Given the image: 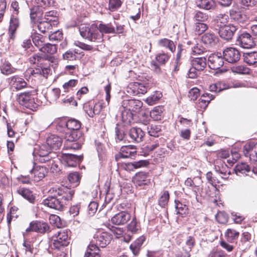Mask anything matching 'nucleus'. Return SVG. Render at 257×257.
I'll return each instance as SVG.
<instances>
[{"mask_svg": "<svg viewBox=\"0 0 257 257\" xmlns=\"http://www.w3.org/2000/svg\"><path fill=\"white\" fill-rule=\"evenodd\" d=\"M51 195L44 199L43 203L51 208L58 210H62L71 200L74 195L73 190L65 186L53 187L49 190Z\"/></svg>", "mask_w": 257, "mask_h": 257, "instance_id": "obj_1", "label": "nucleus"}, {"mask_svg": "<svg viewBox=\"0 0 257 257\" xmlns=\"http://www.w3.org/2000/svg\"><path fill=\"white\" fill-rule=\"evenodd\" d=\"M80 35L84 39L95 43H100L103 41V33H115V27L111 23L100 24L98 26L81 25L79 28Z\"/></svg>", "mask_w": 257, "mask_h": 257, "instance_id": "obj_2", "label": "nucleus"}, {"mask_svg": "<svg viewBox=\"0 0 257 257\" xmlns=\"http://www.w3.org/2000/svg\"><path fill=\"white\" fill-rule=\"evenodd\" d=\"M67 131L64 138L66 142H74L79 139L81 133L79 130L81 127L80 121L75 119L66 120Z\"/></svg>", "mask_w": 257, "mask_h": 257, "instance_id": "obj_3", "label": "nucleus"}, {"mask_svg": "<svg viewBox=\"0 0 257 257\" xmlns=\"http://www.w3.org/2000/svg\"><path fill=\"white\" fill-rule=\"evenodd\" d=\"M34 95L33 91L22 92L19 94L17 100L21 105L32 111H36L39 105L35 101Z\"/></svg>", "mask_w": 257, "mask_h": 257, "instance_id": "obj_4", "label": "nucleus"}, {"mask_svg": "<svg viewBox=\"0 0 257 257\" xmlns=\"http://www.w3.org/2000/svg\"><path fill=\"white\" fill-rule=\"evenodd\" d=\"M69 242L67 231L61 230L53 236L51 246L52 248L61 250L65 246H67Z\"/></svg>", "mask_w": 257, "mask_h": 257, "instance_id": "obj_5", "label": "nucleus"}, {"mask_svg": "<svg viewBox=\"0 0 257 257\" xmlns=\"http://www.w3.org/2000/svg\"><path fill=\"white\" fill-rule=\"evenodd\" d=\"M235 44L244 49H250L256 45L255 39L246 32H242L238 34Z\"/></svg>", "mask_w": 257, "mask_h": 257, "instance_id": "obj_6", "label": "nucleus"}, {"mask_svg": "<svg viewBox=\"0 0 257 257\" xmlns=\"http://www.w3.org/2000/svg\"><path fill=\"white\" fill-rule=\"evenodd\" d=\"M112 238V236L110 233L98 231L94 235L91 242L96 244L97 246L105 247L110 242Z\"/></svg>", "mask_w": 257, "mask_h": 257, "instance_id": "obj_7", "label": "nucleus"}, {"mask_svg": "<svg viewBox=\"0 0 257 257\" xmlns=\"http://www.w3.org/2000/svg\"><path fill=\"white\" fill-rule=\"evenodd\" d=\"M224 60L229 63H235L238 62L241 56L240 51L234 47H227L222 52Z\"/></svg>", "mask_w": 257, "mask_h": 257, "instance_id": "obj_8", "label": "nucleus"}, {"mask_svg": "<svg viewBox=\"0 0 257 257\" xmlns=\"http://www.w3.org/2000/svg\"><path fill=\"white\" fill-rule=\"evenodd\" d=\"M170 56L165 53H159L156 55L155 60H153L150 63V68L157 73L161 72L159 65H164L169 61Z\"/></svg>", "mask_w": 257, "mask_h": 257, "instance_id": "obj_9", "label": "nucleus"}, {"mask_svg": "<svg viewBox=\"0 0 257 257\" xmlns=\"http://www.w3.org/2000/svg\"><path fill=\"white\" fill-rule=\"evenodd\" d=\"M223 54L216 52L211 54L208 58L207 63L209 68L216 70L220 68L224 64Z\"/></svg>", "mask_w": 257, "mask_h": 257, "instance_id": "obj_10", "label": "nucleus"}, {"mask_svg": "<svg viewBox=\"0 0 257 257\" xmlns=\"http://www.w3.org/2000/svg\"><path fill=\"white\" fill-rule=\"evenodd\" d=\"M62 159L69 167H76L83 159V155H74L71 153H64L62 155Z\"/></svg>", "mask_w": 257, "mask_h": 257, "instance_id": "obj_11", "label": "nucleus"}, {"mask_svg": "<svg viewBox=\"0 0 257 257\" xmlns=\"http://www.w3.org/2000/svg\"><path fill=\"white\" fill-rule=\"evenodd\" d=\"M51 149L47 144H42L41 146H38L35 148L34 153L37 154L40 158V161L41 162H46L49 161L51 157H50Z\"/></svg>", "mask_w": 257, "mask_h": 257, "instance_id": "obj_12", "label": "nucleus"}, {"mask_svg": "<svg viewBox=\"0 0 257 257\" xmlns=\"http://www.w3.org/2000/svg\"><path fill=\"white\" fill-rule=\"evenodd\" d=\"M48 224L43 221H35L30 223V226L26 229L27 232L31 231L38 232L41 233H45L49 230Z\"/></svg>", "mask_w": 257, "mask_h": 257, "instance_id": "obj_13", "label": "nucleus"}, {"mask_svg": "<svg viewBox=\"0 0 257 257\" xmlns=\"http://www.w3.org/2000/svg\"><path fill=\"white\" fill-rule=\"evenodd\" d=\"M143 102L137 99L123 100L122 102V107L126 108L132 112H139L143 106Z\"/></svg>", "mask_w": 257, "mask_h": 257, "instance_id": "obj_14", "label": "nucleus"}, {"mask_svg": "<svg viewBox=\"0 0 257 257\" xmlns=\"http://www.w3.org/2000/svg\"><path fill=\"white\" fill-rule=\"evenodd\" d=\"M237 29V28L236 26L229 24L223 27L218 31V34L222 39L226 41H229L232 39Z\"/></svg>", "mask_w": 257, "mask_h": 257, "instance_id": "obj_15", "label": "nucleus"}, {"mask_svg": "<svg viewBox=\"0 0 257 257\" xmlns=\"http://www.w3.org/2000/svg\"><path fill=\"white\" fill-rule=\"evenodd\" d=\"M8 82L11 87L16 90H21L27 87V83L24 78L19 75H14L9 77L8 79Z\"/></svg>", "mask_w": 257, "mask_h": 257, "instance_id": "obj_16", "label": "nucleus"}, {"mask_svg": "<svg viewBox=\"0 0 257 257\" xmlns=\"http://www.w3.org/2000/svg\"><path fill=\"white\" fill-rule=\"evenodd\" d=\"M136 153V148L133 146H123L121 147L119 154L115 156V158L117 160L119 158H132Z\"/></svg>", "mask_w": 257, "mask_h": 257, "instance_id": "obj_17", "label": "nucleus"}, {"mask_svg": "<svg viewBox=\"0 0 257 257\" xmlns=\"http://www.w3.org/2000/svg\"><path fill=\"white\" fill-rule=\"evenodd\" d=\"M30 18L32 27L35 28V25L44 19L43 17V10L38 7H33L31 9Z\"/></svg>", "mask_w": 257, "mask_h": 257, "instance_id": "obj_18", "label": "nucleus"}, {"mask_svg": "<svg viewBox=\"0 0 257 257\" xmlns=\"http://www.w3.org/2000/svg\"><path fill=\"white\" fill-rule=\"evenodd\" d=\"M48 173L47 169L43 166H37L30 171L31 177L35 181L38 182L44 178Z\"/></svg>", "mask_w": 257, "mask_h": 257, "instance_id": "obj_19", "label": "nucleus"}, {"mask_svg": "<svg viewBox=\"0 0 257 257\" xmlns=\"http://www.w3.org/2000/svg\"><path fill=\"white\" fill-rule=\"evenodd\" d=\"M201 41L208 48L214 46L218 41V37L212 32H207L201 37Z\"/></svg>", "mask_w": 257, "mask_h": 257, "instance_id": "obj_20", "label": "nucleus"}, {"mask_svg": "<svg viewBox=\"0 0 257 257\" xmlns=\"http://www.w3.org/2000/svg\"><path fill=\"white\" fill-rule=\"evenodd\" d=\"M131 214L126 211H121L111 218V222L115 225H123L131 219Z\"/></svg>", "mask_w": 257, "mask_h": 257, "instance_id": "obj_21", "label": "nucleus"}, {"mask_svg": "<svg viewBox=\"0 0 257 257\" xmlns=\"http://www.w3.org/2000/svg\"><path fill=\"white\" fill-rule=\"evenodd\" d=\"M47 145L52 149L57 150L62 145V138L55 135H51L47 139Z\"/></svg>", "mask_w": 257, "mask_h": 257, "instance_id": "obj_22", "label": "nucleus"}, {"mask_svg": "<svg viewBox=\"0 0 257 257\" xmlns=\"http://www.w3.org/2000/svg\"><path fill=\"white\" fill-rule=\"evenodd\" d=\"M144 135V132L139 127L132 128L129 132L130 138L137 143L142 142Z\"/></svg>", "mask_w": 257, "mask_h": 257, "instance_id": "obj_23", "label": "nucleus"}, {"mask_svg": "<svg viewBox=\"0 0 257 257\" xmlns=\"http://www.w3.org/2000/svg\"><path fill=\"white\" fill-rule=\"evenodd\" d=\"M192 66L194 67L198 71H202L207 65V59L205 57L194 58L191 61Z\"/></svg>", "mask_w": 257, "mask_h": 257, "instance_id": "obj_24", "label": "nucleus"}, {"mask_svg": "<svg viewBox=\"0 0 257 257\" xmlns=\"http://www.w3.org/2000/svg\"><path fill=\"white\" fill-rule=\"evenodd\" d=\"M20 25L19 20L17 15L13 14L11 20L9 27V34L11 39H14L15 37V33Z\"/></svg>", "mask_w": 257, "mask_h": 257, "instance_id": "obj_25", "label": "nucleus"}, {"mask_svg": "<svg viewBox=\"0 0 257 257\" xmlns=\"http://www.w3.org/2000/svg\"><path fill=\"white\" fill-rule=\"evenodd\" d=\"M45 71H47V69L42 67L28 69L24 73V76L27 81H29L31 77H36L38 75H42V73H44Z\"/></svg>", "mask_w": 257, "mask_h": 257, "instance_id": "obj_26", "label": "nucleus"}, {"mask_svg": "<svg viewBox=\"0 0 257 257\" xmlns=\"http://www.w3.org/2000/svg\"><path fill=\"white\" fill-rule=\"evenodd\" d=\"M252 144L248 143L246 144L243 147V154L246 157H249L251 162L255 163L257 162V156L255 152H254Z\"/></svg>", "mask_w": 257, "mask_h": 257, "instance_id": "obj_27", "label": "nucleus"}, {"mask_svg": "<svg viewBox=\"0 0 257 257\" xmlns=\"http://www.w3.org/2000/svg\"><path fill=\"white\" fill-rule=\"evenodd\" d=\"M84 257H100V249L98 246L91 242L87 247Z\"/></svg>", "mask_w": 257, "mask_h": 257, "instance_id": "obj_28", "label": "nucleus"}, {"mask_svg": "<svg viewBox=\"0 0 257 257\" xmlns=\"http://www.w3.org/2000/svg\"><path fill=\"white\" fill-rule=\"evenodd\" d=\"M51 126L55 127V130L60 133H65L67 131L66 120L65 119H58L51 123Z\"/></svg>", "mask_w": 257, "mask_h": 257, "instance_id": "obj_29", "label": "nucleus"}, {"mask_svg": "<svg viewBox=\"0 0 257 257\" xmlns=\"http://www.w3.org/2000/svg\"><path fill=\"white\" fill-rule=\"evenodd\" d=\"M230 17L232 21L237 22L238 24H244L246 21V16L239 11L234 10L230 11Z\"/></svg>", "mask_w": 257, "mask_h": 257, "instance_id": "obj_30", "label": "nucleus"}, {"mask_svg": "<svg viewBox=\"0 0 257 257\" xmlns=\"http://www.w3.org/2000/svg\"><path fill=\"white\" fill-rule=\"evenodd\" d=\"M17 192L28 200L30 203L34 202L35 197L34 196L32 192L29 189L20 187L17 190Z\"/></svg>", "mask_w": 257, "mask_h": 257, "instance_id": "obj_31", "label": "nucleus"}, {"mask_svg": "<svg viewBox=\"0 0 257 257\" xmlns=\"http://www.w3.org/2000/svg\"><path fill=\"white\" fill-rule=\"evenodd\" d=\"M215 169L216 172L221 174L222 178L227 179L230 174V171L229 167L223 162H220L219 165L215 166Z\"/></svg>", "mask_w": 257, "mask_h": 257, "instance_id": "obj_32", "label": "nucleus"}, {"mask_svg": "<svg viewBox=\"0 0 257 257\" xmlns=\"http://www.w3.org/2000/svg\"><path fill=\"white\" fill-rule=\"evenodd\" d=\"M250 238L251 234L248 232H244L241 234L240 241L239 242V246L240 249L245 250L249 247V240Z\"/></svg>", "mask_w": 257, "mask_h": 257, "instance_id": "obj_33", "label": "nucleus"}, {"mask_svg": "<svg viewBox=\"0 0 257 257\" xmlns=\"http://www.w3.org/2000/svg\"><path fill=\"white\" fill-rule=\"evenodd\" d=\"M53 26H54L53 24H52L50 22L46 20H43L35 25V28L37 27L41 32L46 33L49 32Z\"/></svg>", "mask_w": 257, "mask_h": 257, "instance_id": "obj_34", "label": "nucleus"}, {"mask_svg": "<svg viewBox=\"0 0 257 257\" xmlns=\"http://www.w3.org/2000/svg\"><path fill=\"white\" fill-rule=\"evenodd\" d=\"M121 120L125 124H131L133 120L134 114L126 108H123L121 109Z\"/></svg>", "mask_w": 257, "mask_h": 257, "instance_id": "obj_35", "label": "nucleus"}, {"mask_svg": "<svg viewBox=\"0 0 257 257\" xmlns=\"http://www.w3.org/2000/svg\"><path fill=\"white\" fill-rule=\"evenodd\" d=\"M215 98V96L209 93H204L199 99V104L201 108H206L211 100Z\"/></svg>", "mask_w": 257, "mask_h": 257, "instance_id": "obj_36", "label": "nucleus"}, {"mask_svg": "<svg viewBox=\"0 0 257 257\" xmlns=\"http://www.w3.org/2000/svg\"><path fill=\"white\" fill-rule=\"evenodd\" d=\"M196 4L199 8L206 10L214 9L215 5L213 0H197Z\"/></svg>", "mask_w": 257, "mask_h": 257, "instance_id": "obj_37", "label": "nucleus"}, {"mask_svg": "<svg viewBox=\"0 0 257 257\" xmlns=\"http://www.w3.org/2000/svg\"><path fill=\"white\" fill-rule=\"evenodd\" d=\"M145 241V236H142L138 238L130 245V248L134 255H137L141 249V246Z\"/></svg>", "mask_w": 257, "mask_h": 257, "instance_id": "obj_38", "label": "nucleus"}, {"mask_svg": "<svg viewBox=\"0 0 257 257\" xmlns=\"http://www.w3.org/2000/svg\"><path fill=\"white\" fill-rule=\"evenodd\" d=\"M1 73L5 75H9L16 72L17 69L13 67L9 62H5L0 66Z\"/></svg>", "mask_w": 257, "mask_h": 257, "instance_id": "obj_39", "label": "nucleus"}, {"mask_svg": "<svg viewBox=\"0 0 257 257\" xmlns=\"http://www.w3.org/2000/svg\"><path fill=\"white\" fill-rule=\"evenodd\" d=\"M39 50L44 53L53 55L57 52V48L55 44L47 43L44 44L41 48H39Z\"/></svg>", "mask_w": 257, "mask_h": 257, "instance_id": "obj_40", "label": "nucleus"}, {"mask_svg": "<svg viewBox=\"0 0 257 257\" xmlns=\"http://www.w3.org/2000/svg\"><path fill=\"white\" fill-rule=\"evenodd\" d=\"M162 96L163 95L161 92L155 91L154 92L153 94H151L146 99V103L150 105H154L160 99Z\"/></svg>", "mask_w": 257, "mask_h": 257, "instance_id": "obj_41", "label": "nucleus"}, {"mask_svg": "<svg viewBox=\"0 0 257 257\" xmlns=\"http://www.w3.org/2000/svg\"><path fill=\"white\" fill-rule=\"evenodd\" d=\"M133 180L137 187H140L141 189H144L145 187V173L142 172L137 173Z\"/></svg>", "mask_w": 257, "mask_h": 257, "instance_id": "obj_42", "label": "nucleus"}, {"mask_svg": "<svg viewBox=\"0 0 257 257\" xmlns=\"http://www.w3.org/2000/svg\"><path fill=\"white\" fill-rule=\"evenodd\" d=\"M158 44L161 47H164L168 48L172 52H174L176 49L173 41L167 38H164L160 40L158 42Z\"/></svg>", "mask_w": 257, "mask_h": 257, "instance_id": "obj_43", "label": "nucleus"}, {"mask_svg": "<svg viewBox=\"0 0 257 257\" xmlns=\"http://www.w3.org/2000/svg\"><path fill=\"white\" fill-rule=\"evenodd\" d=\"M44 19L52 23L54 26L57 25L58 23V13L54 11L48 12L44 15Z\"/></svg>", "mask_w": 257, "mask_h": 257, "instance_id": "obj_44", "label": "nucleus"}, {"mask_svg": "<svg viewBox=\"0 0 257 257\" xmlns=\"http://www.w3.org/2000/svg\"><path fill=\"white\" fill-rule=\"evenodd\" d=\"M163 107L162 106H158L150 112V115L151 118L154 120H160L162 116Z\"/></svg>", "mask_w": 257, "mask_h": 257, "instance_id": "obj_45", "label": "nucleus"}, {"mask_svg": "<svg viewBox=\"0 0 257 257\" xmlns=\"http://www.w3.org/2000/svg\"><path fill=\"white\" fill-rule=\"evenodd\" d=\"M175 204L176 211L177 214H180L182 216L186 214L188 211V207L186 204L182 203L178 200H175Z\"/></svg>", "mask_w": 257, "mask_h": 257, "instance_id": "obj_46", "label": "nucleus"}, {"mask_svg": "<svg viewBox=\"0 0 257 257\" xmlns=\"http://www.w3.org/2000/svg\"><path fill=\"white\" fill-rule=\"evenodd\" d=\"M128 231L132 233H137L140 230V223L137 221L136 217H134L130 224L127 225Z\"/></svg>", "mask_w": 257, "mask_h": 257, "instance_id": "obj_47", "label": "nucleus"}, {"mask_svg": "<svg viewBox=\"0 0 257 257\" xmlns=\"http://www.w3.org/2000/svg\"><path fill=\"white\" fill-rule=\"evenodd\" d=\"M243 57L244 61L249 65L256 63L254 51L245 53L243 54Z\"/></svg>", "mask_w": 257, "mask_h": 257, "instance_id": "obj_48", "label": "nucleus"}, {"mask_svg": "<svg viewBox=\"0 0 257 257\" xmlns=\"http://www.w3.org/2000/svg\"><path fill=\"white\" fill-rule=\"evenodd\" d=\"M32 38L34 44L39 49L44 45L43 37L41 35L34 32L32 35Z\"/></svg>", "mask_w": 257, "mask_h": 257, "instance_id": "obj_49", "label": "nucleus"}, {"mask_svg": "<svg viewBox=\"0 0 257 257\" xmlns=\"http://www.w3.org/2000/svg\"><path fill=\"white\" fill-rule=\"evenodd\" d=\"M69 182L73 186H77L80 182V176L77 172H72L68 177Z\"/></svg>", "mask_w": 257, "mask_h": 257, "instance_id": "obj_50", "label": "nucleus"}, {"mask_svg": "<svg viewBox=\"0 0 257 257\" xmlns=\"http://www.w3.org/2000/svg\"><path fill=\"white\" fill-rule=\"evenodd\" d=\"M169 199V193L168 191H164L158 200L159 205L162 208H166Z\"/></svg>", "mask_w": 257, "mask_h": 257, "instance_id": "obj_51", "label": "nucleus"}, {"mask_svg": "<svg viewBox=\"0 0 257 257\" xmlns=\"http://www.w3.org/2000/svg\"><path fill=\"white\" fill-rule=\"evenodd\" d=\"M234 170L235 172V173L237 175L238 173L244 174L248 172L250 170V168L249 166L245 163H241L240 164H237Z\"/></svg>", "mask_w": 257, "mask_h": 257, "instance_id": "obj_52", "label": "nucleus"}, {"mask_svg": "<svg viewBox=\"0 0 257 257\" xmlns=\"http://www.w3.org/2000/svg\"><path fill=\"white\" fill-rule=\"evenodd\" d=\"M208 19V15L200 11L196 12L193 17L194 21L200 23H204Z\"/></svg>", "mask_w": 257, "mask_h": 257, "instance_id": "obj_53", "label": "nucleus"}, {"mask_svg": "<svg viewBox=\"0 0 257 257\" xmlns=\"http://www.w3.org/2000/svg\"><path fill=\"white\" fill-rule=\"evenodd\" d=\"M34 3L36 6L34 7H38V8H41L42 9H46L53 4L52 0H34Z\"/></svg>", "mask_w": 257, "mask_h": 257, "instance_id": "obj_54", "label": "nucleus"}, {"mask_svg": "<svg viewBox=\"0 0 257 257\" xmlns=\"http://www.w3.org/2000/svg\"><path fill=\"white\" fill-rule=\"evenodd\" d=\"M208 27L207 24L204 23L197 22L195 23V31L198 35L203 34Z\"/></svg>", "mask_w": 257, "mask_h": 257, "instance_id": "obj_55", "label": "nucleus"}, {"mask_svg": "<svg viewBox=\"0 0 257 257\" xmlns=\"http://www.w3.org/2000/svg\"><path fill=\"white\" fill-rule=\"evenodd\" d=\"M239 233L233 229H228L225 233V236L228 240L232 241L237 238Z\"/></svg>", "mask_w": 257, "mask_h": 257, "instance_id": "obj_56", "label": "nucleus"}, {"mask_svg": "<svg viewBox=\"0 0 257 257\" xmlns=\"http://www.w3.org/2000/svg\"><path fill=\"white\" fill-rule=\"evenodd\" d=\"M121 2L120 0H109L108 9L113 12L117 10L120 7Z\"/></svg>", "mask_w": 257, "mask_h": 257, "instance_id": "obj_57", "label": "nucleus"}, {"mask_svg": "<svg viewBox=\"0 0 257 257\" xmlns=\"http://www.w3.org/2000/svg\"><path fill=\"white\" fill-rule=\"evenodd\" d=\"M226 25L222 23L216 18H214L213 20L211 23V28L215 30L219 31L223 27L225 26Z\"/></svg>", "mask_w": 257, "mask_h": 257, "instance_id": "obj_58", "label": "nucleus"}, {"mask_svg": "<svg viewBox=\"0 0 257 257\" xmlns=\"http://www.w3.org/2000/svg\"><path fill=\"white\" fill-rule=\"evenodd\" d=\"M78 81L75 79H71L68 82L65 83L63 85V88L65 92H68L74 87L77 83Z\"/></svg>", "mask_w": 257, "mask_h": 257, "instance_id": "obj_59", "label": "nucleus"}, {"mask_svg": "<svg viewBox=\"0 0 257 257\" xmlns=\"http://www.w3.org/2000/svg\"><path fill=\"white\" fill-rule=\"evenodd\" d=\"M216 219L219 223L224 224L228 221V216L224 212H220L216 215Z\"/></svg>", "mask_w": 257, "mask_h": 257, "instance_id": "obj_60", "label": "nucleus"}, {"mask_svg": "<svg viewBox=\"0 0 257 257\" xmlns=\"http://www.w3.org/2000/svg\"><path fill=\"white\" fill-rule=\"evenodd\" d=\"M234 72L240 74H247L249 72V69L242 65L237 66L233 68Z\"/></svg>", "mask_w": 257, "mask_h": 257, "instance_id": "obj_61", "label": "nucleus"}, {"mask_svg": "<svg viewBox=\"0 0 257 257\" xmlns=\"http://www.w3.org/2000/svg\"><path fill=\"white\" fill-rule=\"evenodd\" d=\"M206 177L208 183L212 185L213 186H216L217 184L218 183V181L216 179L215 177L213 176L211 172H208L206 174Z\"/></svg>", "mask_w": 257, "mask_h": 257, "instance_id": "obj_62", "label": "nucleus"}, {"mask_svg": "<svg viewBox=\"0 0 257 257\" xmlns=\"http://www.w3.org/2000/svg\"><path fill=\"white\" fill-rule=\"evenodd\" d=\"M50 40L60 41L63 38V33L60 31H56L49 36Z\"/></svg>", "mask_w": 257, "mask_h": 257, "instance_id": "obj_63", "label": "nucleus"}, {"mask_svg": "<svg viewBox=\"0 0 257 257\" xmlns=\"http://www.w3.org/2000/svg\"><path fill=\"white\" fill-rule=\"evenodd\" d=\"M191 249L182 248V250L177 251L176 254V257H190Z\"/></svg>", "mask_w": 257, "mask_h": 257, "instance_id": "obj_64", "label": "nucleus"}]
</instances>
